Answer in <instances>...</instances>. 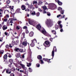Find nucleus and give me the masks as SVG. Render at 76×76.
<instances>
[{"mask_svg": "<svg viewBox=\"0 0 76 76\" xmlns=\"http://www.w3.org/2000/svg\"><path fill=\"white\" fill-rule=\"evenodd\" d=\"M13 20H11V18L10 19V23H13V22L12 21Z\"/></svg>", "mask_w": 76, "mask_h": 76, "instance_id": "c03bdc74", "label": "nucleus"}, {"mask_svg": "<svg viewBox=\"0 0 76 76\" xmlns=\"http://www.w3.org/2000/svg\"><path fill=\"white\" fill-rule=\"evenodd\" d=\"M23 29H25L26 30L28 29V28H27V27L26 26H24V27H23Z\"/></svg>", "mask_w": 76, "mask_h": 76, "instance_id": "c9c22d12", "label": "nucleus"}, {"mask_svg": "<svg viewBox=\"0 0 76 76\" xmlns=\"http://www.w3.org/2000/svg\"><path fill=\"white\" fill-rule=\"evenodd\" d=\"M8 57H10V58L12 57V56H9Z\"/></svg>", "mask_w": 76, "mask_h": 76, "instance_id": "e2e57ef3", "label": "nucleus"}, {"mask_svg": "<svg viewBox=\"0 0 76 76\" xmlns=\"http://www.w3.org/2000/svg\"><path fill=\"white\" fill-rule=\"evenodd\" d=\"M6 3L7 4H9L10 3V1H9V0H7L6 1Z\"/></svg>", "mask_w": 76, "mask_h": 76, "instance_id": "473e14b6", "label": "nucleus"}, {"mask_svg": "<svg viewBox=\"0 0 76 76\" xmlns=\"http://www.w3.org/2000/svg\"><path fill=\"white\" fill-rule=\"evenodd\" d=\"M29 34L30 37H33V35H34V33L33 32L31 31L30 32Z\"/></svg>", "mask_w": 76, "mask_h": 76, "instance_id": "ddd939ff", "label": "nucleus"}, {"mask_svg": "<svg viewBox=\"0 0 76 76\" xmlns=\"http://www.w3.org/2000/svg\"><path fill=\"white\" fill-rule=\"evenodd\" d=\"M33 5H31L30 6H28V7L31 8V9H34V7H33Z\"/></svg>", "mask_w": 76, "mask_h": 76, "instance_id": "412c9836", "label": "nucleus"}, {"mask_svg": "<svg viewBox=\"0 0 76 76\" xmlns=\"http://www.w3.org/2000/svg\"><path fill=\"white\" fill-rule=\"evenodd\" d=\"M8 73L9 74H10L11 73V71H10V72H9Z\"/></svg>", "mask_w": 76, "mask_h": 76, "instance_id": "680f3d73", "label": "nucleus"}, {"mask_svg": "<svg viewBox=\"0 0 76 76\" xmlns=\"http://www.w3.org/2000/svg\"><path fill=\"white\" fill-rule=\"evenodd\" d=\"M9 61L10 63L11 64H12V62L13 61V60L12 59H10L9 60Z\"/></svg>", "mask_w": 76, "mask_h": 76, "instance_id": "aec40b11", "label": "nucleus"}, {"mask_svg": "<svg viewBox=\"0 0 76 76\" xmlns=\"http://www.w3.org/2000/svg\"><path fill=\"white\" fill-rule=\"evenodd\" d=\"M20 66H21L23 69H25V65L24 64H22L20 63Z\"/></svg>", "mask_w": 76, "mask_h": 76, "instance_id": "4468645a", "label": "nucleus"}, {"mask_svg": "<svg viewBox=\"0 0 76 76\" xmlns=\"http://www.w3.org/2000/svg\"><path fill=\"white\" fill-rule=\"evenodd\" d=\"M61 16V15H59L57 16V18H59V17H60Z\"/></svg>", "mask_w": 76, "mask_h": 76, "instance_id": "3c124183", "label": "nucleus"}, {"mask_svg": "<svg viewBox=\"0 0 76 76\" xmlns=\"http://www.w3.org/2000/svg\"><path fill=\"white\" fill-rule=\"evenodd\" d=\"M58 10H60V12L61 14H63L64 13V11L62 10V8L59 7L58 9Z\"/></svg>", "mask_w": 76, "mask_h": 76, "instance_id": "20e7f679", "label": "nucleus"}, {"mask_svg": "<svg viewBox=\"0 0 76 76\" xmlns=\"http://www.w3.org/2000/svg\"><path fill=\"white\" fill-rule=\"evenodd\" d=\"M40 61H41V64H43V61H42V60H40Z\"/></svg>", "mask_w": 76, "mask_h": 76, "instance_id": "a18cd8bd", "label": "nucleus"}, {"mask_svg": "<svg viewBox=\"0 0 76 76\" xmlns=\"http://www.w3.org/2000/svg\"><path fill=\"white\" fill-rule=\"evenodd\" d=\"M31 14L33 15H36V13H35V11H33L32 12Z\"/></svg>", "mask_w": 76, "mask_h": 76, "instance_id": "b1692460", "label": "nucleus"}, {"mask_svg": "<svg viewBox=\"0 0 76 76\" xmlns=\"http://www.w3.org/2000/svg\"><path fill=\"white\" fill-rule=\"evenodd\" d=\"M30 45L31 47H34L35 45V44L33 42H32Z\"/></svg>", "mask_w": 76, "mask_h": 76, "instance_id": "4be33fe9", "label": "nucleus"}, {"mask_svg": "<svg viewBox=\"0 0 76 76\" xmlns=\"http://www.w3.org/2000/svg\"><path fill=\"white\" fill-rule=\"evenodd\" d=\"M7 19H4V22H7Z\"/></svg>", "mask_w": 76, "mask_h": 76, "instance_id": "ea45409f", "label": "nucleus"}, {"mask_svg": "<svg viewBox=\"0 0 76 76\" xmlns=\"http://www.w3.org/2000/svg\"><path fill=\"white\" fill-rule=\"evenodd\" d=\"M22 58H25V56H24V54H23L22 56Z\"/></svg>", "mask_w": 76, "mask_h": 76, "instance_id": "6e6d98bb", "label": "nucleus"}, {"mask_svg": "<svg viewBox=\"0 0 76 76\" xmlns=\"http://www.w3.org/2000/svg\"><path fill=\"white\" fill-rule=\"evenodd\" d=\"M60 31V32H63V29H61Z\"/></svg>", "mask_w": 76, "mask_h": 76, "instance_id": "4d7b16f0", "label": "nucleus"}, {"mask_svg": "<svg viewBox=\"0 0 76 76\" xmlns=\"http://www.w3.org/2000/svg\"><path fill=\"white\" fill-rule=\"evenodd\" d=\"M28 23L30 25H33V24H34V23H35V22L32 21V20H29L28 21Z\"/></svg>", "mask_w": 76, "mask_h": 76, "instance_id": "39448f33", "label": "nucleus"}, {"mask_svg": "<svg viewBox=\"0 0 76 76\" xmlns=\"http://www.w3.org/2000/svg\"><path fill=\"white\" fill-rule=\"evenodd\" d=\"M57 2L59 5H60V6L62 5V2L58 0Z\"/></svg>", "mask_w": 76, "mask_h": 76, "instance_id": "dca6fc26", "label": "nucleus"}, {"mask_svg": "<svg viewBox=\"0 0 76 76\" xmlns=\"http://www.w3.org/2000/svg\"><path fill=\"white\" fill-rule=\"evenodd\" d=\"M37 28L38 29L39 31H40L41 28V26L40 24H38L37 26Z\"/></svg>", "mask_w": 76, "mask_h": 76, "instance_id": "423d86ee", "label": "nucleus"}, {"mask_svg": "<svg viewBox=\"0 0 76 76\" xmlns=\"http://www.w3.org/2000/svg\"><path fill=\"white\" fill-rule=\"evenodd\" d=\"M21 8L22 10H25V9H26V6H25V5H23L21 6Z\"/></svg>", "mask_w": 76, "mask_h": 76, "instance_id": "6e6552de", "label": "nucleus"}, {"mask_svg": "<svg viewBox=\"0 0 76 76\" xmlns=\"http://www.w3.org/2000/svg\"><path fill=\"white\" fill-rule=\"evenodd\" d=\"M6 18H9V14H7L6 15Z\"/></svg>", "mask_w": 76, "mask_h": 76, "instance_id": "2f4dec72", "label": "nucleus"}, {"mask_svg": "<svg viewBox=\"0 0 76 76\" xmlns=\"http://www.w3.org/2000/svg\"><path fill=\"white\" fill-rule=\"evenodd\" d=\"M9 70H10L9 69H8L6 70V72L7 73H8V72H9Z\"/></svg>", "mask_w": 76, "mask_h": 76, "instance_id": "4c0bfd02", "label": "nucleus"}, {"mask_svg": "<svg viewBox=\"0 0 76 76\" xmlns=\"http://www.w3.org/2000/svg\"><path fill=\"white\" fill-rule=\"evenodd\" d=\"M20 9H18L17 10V12H19L20 13H21L20 12Z\"/></svg>", "mask_w": 76, "mask_h": 76, "instance_id": "a878e982", "label": "nucleus"}, {"mask_svg": "<svg viewBox=\"0 0 76 76\" xmlns=\"http://www.w3.org/2000/svg\"><path fill=\"white\" fill-rule=\"evenodd\" d=\"M10 76H15V75L13 74H11L10 75Z\"/></svg>", "mask_w": 76, "mask_h": 76, "instance_id": "49530a36", "label": "nucleus"}, {"mask_svg": "<svg viewBox=\"0 0 76 76\" xmlns=\"http://www.w3.org/2000/svg\"><path fill=\"white\" fill-rule=\"evenodd\" d=\"M54 48H53V50L52 51V55L53 57H54Z\"/></svg>", "mask_w": 76, "mask_h": 76, "instance_id": "2eb2a0df", "label": "nucleus"}, {"mask_svg": "<svg viewBox=\"0 0 76 76\" xmlns=\"http://www.w3.org/2000/svg\"><path fill=\"white\" fill-rule=\"evenodd\" d=\"M59 26L60 27L61 29L63 27V26L61 24H59Z\"/></svg>", "mask_w": 76, "mask_h": 76, "instance_id": "79ce46f5", "label": "nucleus"}, {"mask_svg": "<svg viewBox=\"0 0 76 76\" xmlns=\"http://www.w3.org/2000/svg\"><path fill=\"white\" fill-rule=\"evenodd\" d=\"M32 42L33 43H35L36 42H37V40L35 39H34V40H32Z\"/></svg>", "mask_w": 76, "mask_h": 76, "instance_id": "6ab92c4d", "label": "nucleus"}, {"mask_svg": "<svg viewBox=\"0 0 76 76\" xmlns=\"http://www.w3.org/2000/svg\"><path fill=\"white\" fill-rule=\"evenodd\" d=\"M45 4H48V3H47V2H46V3H45Z\"/></svg>", "mask_w": 76, "mask_h": 76, "instance_id": "774afa93", "label": "nucleus"}, {"mask_svg": "<svg viewBox=\"0 0 76 76\" xmlns=\"http://www.w3.org/2000/svg\"><path fill=\"white\" fill-rule=\"evenodd\" d=\"M29 72H32V70L31 69V68L29 67L28 69Z\"/></svg>", "mask_w": 76, "mask_h": 76, "instance_id": "c756f323", "label": "nucleus"}, {"mask_svg": "<svg viewBox=\"0 0 76 76\" xmlns=\"http://www.w3.org/2000/svg\"><path fill=\"white\" fill-rule=\"evenodd\" d=\"M6 47L7 48H9V45H7L6 46Z\"/></svg>", "mask_w": 76, "mask_h": 76, "instance_id": "58836bf2", "label": "nucleus"}, {"mask_svg": "<svg viewBox=\"0 0 76 76\" xmlns=\"http://www.w3.org/2000/svg\"><path fill=\"white\" fill-rule=\"evenodd\" d=\"M27 5L28 6V7L31 6V5H29V4H27Z\"/></svg>", "mask_w": 76, "mask_h": 76, "instance_id": "69168bd1", "label": "nucleus"}, {"mask_svg": "<svg viewBox=\"0 0 76 76\" xmlns=\"http://www.w3.org/2000/svg\"><path fill=\"white\" fill-rule=\"evenodd\" d=\"M1 54H3V52H1L0 50V54H1Z\"/></svg>", "mask_w": 76, "mask_h": 76, "instance_id": "052dcab7", "label": "nucleus"}, {"mask_svg": "<svg viewBox=\"0 0 76 76\" xmlns=\"http://www.w3.org/2000/svg\"><path fill=\"white\" fill-rule=\"evenodd\" d=\"M3 29L4 30H6V29H7V26H6L5 25H4L3 26Z\"/></svg>", "mask_w": 76, "mask_h": 76, "instance_id": "9b49d317", "label": "nucleus"}, {"mask_svg": "<svg viewBox=\"0 0 76 76\" xmlns=\"http://www.w3.org/2000/svg\"><path fill=\"white\" fill-rule=\"evenodd\" d=\"M16 28L17 29L19 30V29H20V27H19L18 26H17L16 27Z\"/></svg>", "mask_w": 76, "mask_h": 76, "instance_id": "e433bc0d", "label": "nucleus"}, {"mask_svg": "<svg viewBox=\"0 0 76 76\" xmlns=\"http://www.w3.org/2000/svg\"><path fill=\"white\" fill-rule=\"evenodd\" d=\"M43 13H44V14L47 13V12L45 11V10H44V11H43Z\"/></svg>", "mask_w": 76, "mask_h": 76, "instance_id": "8fccbe9b", "label": "nucleus"}, {"mask_svg": "<svg viewBox=\"0 0 76 76\" xmlns=\"http://www.w3.org/2000/svg\"><path fill=\"white\" fill-rule=\"evenodd\" d=\"M15 69L13 67H12V70H14V71L15 70Z\"/></svg>", "mask_w": 76, "mask_h": 76, "instance_id": "a19ab883", "label": "nucleus"}, {"mask_svg": "<svg viewBox=\"0 0 76 76\" xmlns=\"http://www.w3.org/2000/svg\"><path fill=\"white\" fill-rule=\"evenodd\" d=\"M6 69H5L3 70V71H2V73H4V72H5V71H6Z\"/></svg>", "mask_w": 76, "mask_h": 76, "instance_id": "864d4df0", "label": "nucleus"}, {"mask_svg": "<svg viewBox=\"0 0 76 76\" xmlns=\"http://www.w3.org/2000/svg\"><path fill=\"white\" fill-rule=\"evenodd\" d=\"M45 43L46 45H48V47H50V43L49 42L46 41L45 42Z\"/></svg>", "mask_w": 76, "mask_h": 76, "instance_id": "0eeeda50", "label": "nucleus"}, {"mask_svg": "<svg viewBox=\"0 0 76 76\" xmlns=\"http://www.w3.org/2000/svg\"><path fill=\"white\" fill-rule=\"evenodd\" d=\"M7 57V56L6 55H5L4 56V59H6Z\"/></svg>", "mask_w": 76, "mask_h": 76, "instance_id": "5701e85b", "label": "nucleus"}, {"mask_svg": "<svg viewBox=\"0 0 76 76\" xmlns=\"http://www.w3.org/2000/svg\"><path fill=\"white\" fill-rule=\"evenodd\" d=\"M37 58L40 60L42 58V57L40 55H39L37 56Z\"/></svg>", "mask_w": 76, "mask_h": 76, "instance_id": "f3484780", "label": "nucleus"}, {"mask_svg": "<svg viewBox=\"0 0 76 76\" xmlns=\"http://www.w3.org/2000/svg\"><path fill=\"white\" fill-rule=\"evenodd\" d=\"M42 8H43V9L44 10H45L47 9V7L45 6L42 7Z\"/></svg>", "mask_w": 76, "mask_h": 76, "instance_id": "a211bd4d", "label": "nucleus"}, {"mask_svg": "<svg viewBox=\"0 0 76 76\" xmlns=\"http://www.w3.org/2000/svg\"><path fill=\"white\" fill-rule=\"evenodd\" d=\"M11 20H17V19H15V18H11Z\"/></svg>", "mask_w": 76, "mask_h": 76, "instance_id": "c85d7f7f", "label": "nucleus"}, {"mask_svg": "<svg viewBox=\"0 0 76 76\" xmlns=\"http://www.w3.org/2000/svg\"><path fill=\"white\" fill-rule=\"evenodd\" d=\"M27 67H30L31 66V64L29 63V65L28 64H27Z\"/></svg>", "mask_w": 76, "mask_h": 76, "instance_id": "7c9ffc66", "label": "nucleus"}, {"mask_svg": "<svg viewBox=\"0 0 76 76\" xmlns=\"http://www.w3.org/2000/svg\"><path fill=\"white\" fill-rule=\"evenodd\" d=\"M20 72H23V70H20Z\"/></svg>", "mask_w": 76, "mask_h": 76, "instance_id": "13d9d810", "label": "nucleus"}, {"mask_svg": "<svg viewBox=\"0 0 76 76\" xmlns=\"http://www.w3.org/2000/svg\"><path fill=\"white\" fill-rule=\"evenodd\" d=\"M16 38H17V39H18V38H19V37H18V36L17 37H16Z\"/></svg>", "mask_w": 76, "mask_h": 76, "instance_id": "338daca9", "label": "nucleus"}, {"mask_svg": "<svg viewBox=\"0 0 76 76\" xmlns=\"http://www.w3.org/2000/svg\"><path fill=\"white\" fill-rule=\"evenodd\" d=\"M37 1H34L33 3V4H37Z\"/></svg>", "mask_w": 76, "mask_h": 76, "instance_id": "f704fd0d", "label": "nucleus"}, {"mask_svg": "<svg viewBox=\"0 0 76 76\" xmlns=\"http://www.w3.org/2000/svg\"><path fill=\"white\" fill-rule=\"evenodd\" d=\"M22 44L23 45L26 46V45H27V42L26 41L23 42L22 43Z\"/></svg>", "mask_w": 76, "mask_h": 76, "instance_id": "1a4fd4ad", "label": "nucleus"}, {"mask_svg": "<svg viewBox=\"0 0 76 76\" xmlns=\"http://www.w3.org/2000/svg\"><path fill=\"white\" fill-rule=\"evenodd\" d=\"M49 5L50 6V8L52 9H55V8L57 7V6L54 4H50Z\"/></svg>", "mask_w": 76, "mask_h": 76, "instance_id": "f03ea898", "label": "nucleus"}, {"mask_svg": "<svg viewBox=\"0 0 76 76\" xmlns=\"http://www.w3.org/2000/svg\"><path fill=\"white\" fill-rule=\"evenodd\" d=\"M26 34H28V33H29V31L28 30V29L26 30Z\"/></svg>", "mask_w": 76, "mask_h": 76, "instance_id": "72a5a7b5", "label": "nucleus"}, {"mask_svg": "<svg viewBox=\"0 0 76 76\" xmlns=\"http://www.w3.org/2000/svg\"><path fill=\"white\" fill-rule=\"evenodd\" d=\"M61 21H59L58 22V24L60 25V23H61Z\"/></svg>", "mask_w": 76, "mask_h": 76, "instance_id": "37998d69", "label": "nucleus"}, {"mask_svg": "<svg viewBox=\"0 0 76 76\" xmlns=\"http://www.w3.org/2000/svg\"><path fill=\"white\" fill-rule=\"evenodd\" d=\"M47 26L48 27H51L52 25L53 24V21L51 20H48L46 22Z\"/></svg>", "mask_w": 76, "mask_h": 76, "instance_id": "f257e3e1", "label": "nucleus"}, {"mask_svg": "<svg viewBox=\"0 0 76 76\" xmlns=\"http://www.w3.org/2000/svg\"><path fill=\"white\" fill-rule=\"evenodd\" d=\"M47 14L48 16H50V15H51V14H50V13L48 12L47 13Z\"/></svg>", "mask_w": 76, "mask_h": 76, "instance_id": "cd10ccee", "label": "nucleus"}, {"mask_svg": "<svg viewBox=\"0 0 76 76\" xmlns=\"http://www.w3.org/2000/svg\"><path fill=\"white\" fill-rule=\"evenodd\" d=\"M42 4V2L41 1H39L38 4V5H40L41 4Z\"/></svg>", "mask_w": 76, "mask_h": 76, "instance_id": "bb28decb", "label": "nucleus"}, {"mask_svg": "<svg viewBox=\"0 0 76 76\" xmlns=\"http://www.w3.org/2000/svg\"><path fill=\"white\" fill-rule=\"evenodd\" d=\"M15 50L17 52H20V53H22L23 51V50L22 49H19V48H17L15 49Z\"/></svg>", "mask_w": 76, "mask_h": 76, "instance_id": "7ed1b4c3", "label": "nucleus"}, {"mask_svg": "<svg viewBox=\"0 0 76 76\" xmlns=\"http://www.w3.org/2000/svg\"><path fill=\"white\" fill-rule=\"evenodd\" d=\"M56 29H58V25H56L55 27Z\"/></svg>", "mask_w": 76, "mask_h": 76, "instance_id": "393cba45", "label": "nucleus"}, {"mask_svg": "<svg viewBox=\"0 0 76 76\" xmlns=\"http://www.w3.org/2000/svg\"><path fill=\"white\" fill-rule=\"evenodd\" d=\"M16 44H17L18 43L19 41H18V40H17L16 41Z\"/></svg>", "mask_w": 76, "mask_h": 76, "instance_id": "5fc2aeb1", "label": "nucleus"}, {"mask_svg": "<svg viewBox=\"0 0 76 76\" xmlns=\"http://www.w3.org/2000/svg\"><path fill=\"white\" fill-rule=\"evenodd\" d=\"M9 47H10V48H12V46H11V44H10L9 46Z\"/></svg>", "mask_w": 76, "mask_h": 76, "instance_id": "603ef678", "label": "nucleus"}, {"mask_svg": "<svg viewBox=\"0 0 76 76\" xmlns=\"http://www.w3.org/2000/svg\"><path fill=\"white\" fill-rule=\"evenodd\" d=\"M42 33L44 35H45L47 34V32L45 31V30L43 29V30L42 31Z\"/></svg>", "mask_w": 76, "mask_h": 76, "instance_id": "9d476101", "label": "nucleus"}, {"mask_svg": "<svg viewBox=\"0 0 76 76\" xmlns=\"http://www.w3.org/2000/svg\"><path fill=\"white\" fill-rule=\"evenodd\" d=\"M15 56H16L17 57L19 58V57H20V53H18L16 54Z\"/></svg>", "mask_w": 76, "mask_h": 76, "instance_id": "f8f14e48", "label": "nucleus"}, {"mask_svg": "<svg viewBox=\"0 0 76 76\" xmlns=\"http://www.w3.org/2000/svg\"><path fill=\"white\" fill-rule=\"evenodd\" d=\"M64 16H65V15H64L62 17V18H64Z\"/></svg>", "mask_w": 76, "mask_h": 76, "instance_id": "0e129e2a", "label": "nucleus"}, {"mask_svg": "<svg viewBox=\"0 0 76 76\" xmlns=\"http://www.w3.org/2000/svg\"><path fill=\"white\" fill-rule=\"evenodd\" d=\"M5 34L6 35H7V33L6 32H5Z\"/></svg>", "mask_w": 76, "mask_h": 76, "instance_id": "bf43d9fd", "label": "nucleus"}, {"mask_svg": "<svg viewBox=\"0 0 76 76\" xmlns=\"http://www.w3.org/2000/svg\"><path fill=\"white\" fill-rule=\"evenodd\" d=\"M39 16V13H38L37 14V16Z\"/></svg>", "mask_w": 76, "mask_h": 76, "instance_id": "de8ad7c7", "label": "nucleus"}, {"mask_svg": "<svg viewBox=\"0 0 76 76\" xmlns=\"http://www.w3.org/2000/svg\"><path fill=\"white\" fill-rule=\"evenodd\" d=\"M37 66L38 67H39V64H37Z\"/></svg>", "mask_w": 76, "mask_h": 76, "instance_id": "09e8293b", "label": "nucleus"}]
</instances>
